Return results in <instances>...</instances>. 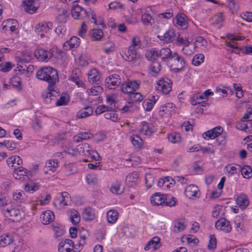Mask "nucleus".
<instances>
[{
	"label": "nucleus",
	"instance_id": "f8f14e48",
	"mask_svg": "<svg viewBox=\"0 0 252 252\" xmlns=\"http://www.w3.org/2000/svg\"><path fill=\"white\" fill-rule=\"evenodd\" d=\"M52 55L51 52L43 49H37L34 51L35 57L40 62H47Z\"/></svg>",
	"mask_w": 252,
	"mask_h": 252
},
{
	"label": "nucleus",
	"instance_id": "f03ea898",
	"mask_svg": "<svg viewBox=\"0 0 252 252\" xmlns=\"http://www.w3.org/2000/svg\"><path fill=\"white\" fill-rule=\"evenodd\" d=\"M37 78L48 82L49 84H56L59 78L57 71L51 67H45L40 69L36 73Z\"/></svg>",
	"mask_w": 252,
	"mask_h": 252
},
{
	"label": "nucleus",
	"instance_id": "c03bdc74",
	"mask_svg": "<svg viewBox=\"0 0 252 252\" xmlns=\"http://www.w3.org/2000/svg\"><path fill=\"white\" fill-rule=\"evenodd\" d=\"M175 105L171 102L166 103L164 106H161L160 108V111H162L165 114H170L174 112L175 109Z\"/></svg>",
	"mask_w": 252,
	"mask_h": 252
},
{
	"label": "nucleus",
	"instance_id": "39448f33",
	"mask_svg": "<svg viewBox=\"0 0 252 252\" xmlns=\"http://www.w3.org/2000/svg\"><path fill=\"white\" fill-rule=\"evenodd\" d=\"M121 55L124 60L129 62H136L140 58V55L137 51L129 47L122 49Z\"/></svg>",
	"mask_w": 252,
	"mask_h": 252
},
{
	"label": "nucleus",
	"instance_id": "7c9ffc66",
	"mask_svg": "<svg viewBox=\"0 0 252 252\" xmlns=\"http://www.w3.org/2000/svg\"><path fill=\"white\" fill-rule=\"evenodd\" d=\"M119 213L114 209H111L107 212V220L108 223L113 224L116 222Z\"/></svg>",
	"mask_w": 252,
	"mask_h": 252
},
{
	"label": "nucleus",
	"instance_id": "4be33fe9",
	"mask_svg": "<svg viewBox=\"0 0 252 252\" xmlns=\"http://www.w3.org/2000/svg\"><path fill=\"white\" fill-rule=\"evenodd\" d=\"M159 241L160 239L158 237H154L148 242V244L144 247V249L146 251L151 250L152 251L157 250L160 246Z\"/></svg>",
	"mask_w": 252,
	"mask_h": 252
},
{
	"label": "nucleus",
	"instance_id": "680f3d73",
	"mask_svg": "<svg viewBox=\"0 0 252 252\" xmlns=\"http://www.w3.org/2000/svg\"><path fill=\"white\" fill-rule=\"evenodd\" d=\"M130 100L134 102H140L143 99L142 94L139 93L133 92L129 94Z\"/></svg>",
	"mask_w": 252,
	"mask_h": 252
},
{
	"label": "nucleus",
	"instance_id": "c85d7f7f",
	"mask_svg": "<svg viewBox=\"0 0 252 252\" xmlns=\"http://www.w3.org/2000/svg\"><path fill=\"white\" fill-rule=\"evenodd\" d=\"M41 218L43 224H49L54 220V214L50 210L46 211L42 213Z\"/></svg>",
	"mask_w": 252,
	"mask_h": 252
},
{
	"label": "nucleus",
	"instance_id": "4c0bfd02",
	"mask_svg": "<svg viewBox=\"0 0 252 252\" xmlns=\"http://www.w3.org/2000/svg\"><path fill=\"white\" fill-rule=\"evenodd\" d=\"M236 203L242 209H245L249 204L248 197L245 195H241L236 199Z\"/></svg>",
	"mask_w": 252,
	"mask_h": 252
},
{
	"label": "nucleus",
	"instance_id": "4d7b16f0",
	"mask_svg": "<svg viewBox=\"0 0 252 252\" xmlns=\"http://www.w3.org/2000/svg\"><path fill=\"white\" fill-rule=\"evenodd\" d=\"M141 47V42L138 36H134L132 39L131 45L128 47L137 51Z\"/></svg>",
	"mask_w": 252,
	"mask_h": 252
},
{
	"label": "nucleus",
	"instance_id": "1a4fd4ad",
	"mask_svg": "<svg viewBox=\"0 0 252 252\" xmlns=\"http://www.w3.org/2000/svg\"><path fill=\"white\" fill-rule=\"evenodd\" d=\"M174 25L178 29L185 30L188 27V17L184 13H179L173 19Z\"/></svg>",
	"mask_w": 252,
	"mask_h": 252
},
{
	"label": "nucleus",
	"instance_id": "2eb2a0df",
	"mask_svg": "<svg viewBox=\"0 0 252 252\" xmlns=\"http://www.w3.org/2000/svg\"><path fill=\"white\" fill-rule=\"evenodd\" d=\"M215 227L217 229L223 231L226 233L229 232L231 230L229 222L223 218L220 219L216 222Z\"/></svg>",
	"mask_w": 252,
	"mask_h": 252
},
{
	"label": "nucleus",
	"instance_id": "c9c22d12",
	"mask_svg": "<svg viewBox=\"0 0 252 252\" xmlns=\"http://www.w3.org/2000/svg\"><path fill=\"white\" fill-rule=\"evenodd\" d=\"M145 58L149 61L155 62L157 58H158V49L156 48L148 50L145 54Z\"/></svg>",
	"mask_w": 252,
	"mask_h": 252
},
{
	"label": "nucleus",
	"instance_id": "5fc2aeb1",
	"mask_svg": "<svg viewBox=\"0 0 252 252\" xmlns=\"http://www.w3.org/2000/svg\"><path fill=\"white\" fill-rule=\"evenodd\" d=\"M176 198L171 195L165 194L163 205L167 206H174L176 203Z\"/></svg>",
	"mask_w": 252,
	"mask_h": 252
},
{
	"label": "nucleus",
	"instance_id": "a19ab883",
	"mask_svg": "<svg viewBox=\"0 0 252 252\" xmlns=\"http://www.w3.org/2000/svg\"><path fill=\"white\" fill-rule=\"evenodd\" d=\"M129 139L135 148H139L143 145V140L138 135H132L130 136Z\"/></svg>",
	"mask_w": 252,
	"mask_h": 252
},
{
	"label": "nucleus",
	"instance_id": "bb28decb",
	"mask_svg": "<svg viewBox=\"0 0 252 252\" xmlns=\"http://www.w3.org/2000/svg\"><path fill=\"white\" fill-rule=\"evenodd\" d=\"M165 194H161L159 192L155 193L151 197V202L152 204L158 206L163 205L164 199Z\"/></svg>",
	"mask_w": 252,
	"mask_h": 252
},
{
	"label": "nucleus",
	"instance_id": "9d476101",
	"mask_svg": "<svg viewBox=\"0 0 252 252\" xmlns=\"http://www.w3.org/2000/svg\"><path fill=\"white\" fill-rule=\"evenodd\" d=\"M39 7L38 0H27L23 1V7L27 13L32 14L36 12Z\"/></svg>",
	"mask_w": 252,
	"mask_h": 252
},
{
	"label": "nucleus",
	"instance_id": "5701e85b",
	"mask_svg": "<svg viewBox=\"0 0 252 252\" xmlns=\"http://www.w3.org/2000/svg\"><path fill=\"white\" fill-rule=\"evenodd\" d=\"M6 162L9 167H13L15 169L17 167H20L23 163V160L20 157L14 156L8 158Z\"/></svg>",
	"mask_w": 252,
	"mask_h": 252
},
{
	"label": "nucleus",
	"instance_id": "7ed1b4c3",
	"mask_svg": "<svg viewBox=\"0 0 252 252\" xmlns=\"http://www.w3.org/2000/svg\"><path fill=\"white\" fill-rule=\"evenodd\" d=\"M3 211L4 215L13 221L21 220L24 216V212L18 206L8 205Z\"/></svg>",
	"mask_w": 252,
	"mask_h": 252
},
{
	"label": "nucleus",
	"instance_id": "ddd939ff",
	"mask_svg": "<svg viewBox=\"0 0 252 252\" xmlns=\"http://www.w3.org/2000/svg\"><path fill=\"white\" fill-rule=\"evenodd\" d=\"M222 131V128L221 126H218L203 133L202 136L205 139H213L219 136Z\"/></svg>",
	"mask_w": 252,
	"mask_h": 252
},
{
	"label": "nucleus",
	"instance_id": "2f4dec72",
	"mask_svg": "<svg viewBox=\"0 0 252 252\" xmlns=\"http://www.w3.org/2000/svg\"><path fill=\"white\" fill-rule=\"evenodd\" d=\"M69 219L74 225L78 224L80 220L79 213L75 209H71L68 212Z\"/></svg>",
	"mask_w": 252,
	"mask_h": 252
},
{
	"label": "nucleus",
	"instance_id": "864d4df0",
	"mask_svg": "<svg viewBox=\"0 0 252 252\" xmlns=\"http://www.w3.org/2000/svg\"><path fill=\"white\" fill-rule=\"evenodd\" d=\"M121 183L118 181L114 183L110 188V191L114 194H120L123 192V189L120 188Z\"/></svg>",
	"mask_w": 252,
	"mask_h": 252
},
{
	"label": "nucleus",
	"instance_id": "423d86ee",
	"mask_svg": "<svg viewBox=\"0 0 252 252\" xmlns=\"http://www.w3.org/2000/svg\"><path fill=\"white\" fill-rule=\"evenodd\" d=\"M140 84L139 80L124 82L122 84L121 89L124 94H129L139 89Z\"/></svg>",
	"mask_w": 252,
	"mask_h": 252
},
{
	"label": "nucleus",
	"instance_id": "f257e3e1",
	"mask_svg": "<svg viewBox=\"0 0 252 252\" xmlns=\"http://www.w3.org/2000/svg\"><path fill=\"white\" fill-rule=\"evenodd\" d=\"M71 13L72 17L75 20H82L85 18H89L91 16V19L93 20L92 22L97 25L95 13L91 8L87 10L78 4H75L72 7Z\"/></svg>",
	"mask_w": 252,
	"mask_h": 252
},
{
	"label": "nucleus",
	"instance_id": "f3484780",
	"mask_svg": "<svg viewBox=\"0 0 252 252\" xmlns=\"http://www.w3.org/2000/svg\"><path fill=\"white\" fill-rule=\"evenodd\" d=\"M81 72L79 68H75L72 70L70 80L73 81L78 87L86 88L84 82L80 79Z\"/></svg>",
	"mask_w": 252,
	"mask_h": 252
},
{
	"label": "nucleus",
	"instance_id": "9b49d317",
	"mask_svg": "<svg viewBox=\"0 0 252 252\" xmlns=\"http://www.w3.org/2000/svg\"><path fill=\"white\" fill-rule=\"evenodd\" d=\"M120 84L121 79L117 74L111 75L105 79L106 86L109 89H114Z\"/></svg>",
	"mask_w": 252,
	"mask_h": 252
},
{
	"label": "nucleus",
	"instance_id": "f704fd0d",
	"mask_svg": "<svg viewBox=\"0 0 252 252\" xmlns=\"http://www.w3.org/2000/svg\"><path fill=\"white\" fill-rule=\"evenodd\" d=\"M116 107L114 104L113 106H112V109L111 110H108L106 112V113L104 115V117L108 120H111L112 121L116 122L118 121V114L116 113Z\"/></svg>",
	"mask_w": 252,
	"mask_h": 252
},
{
	"label": "nucleus",
	"instance_id": "b1692460",
	"mask_svg": "<svg viewBox=\"0 0 252 252\" xmlns=\"http://www.w3.org/2000/svg\"><path fill=\"white\" fill-rule=\"evenodd\" d=\"M29 173L30 171L29 170L20 166L15 169L13 175L16 179L21 180L22 178L24 179V177H28Z\"/></svg>",
	"mask_w": 252,
	"mask_h": 252
},
{
	"label": "nucleus",
	"instance_id": "6ab92c4d",
	"mask_svg": "<svg viewBox=\"0 0 252 252\" xmlns=\"http://www.w3.org/2000/svg\"><path fill=\"white\" fill-rule=\"evenodd\" d=\"M140 132L146 136H151L155 131V128L152 123L143 122L141 123Z\"/></svg>",
	"mask_w": 252,
	"mask_h": 252
},
{
	"label": "nucleus",
	"instance_id": "774afa93",
	"mask_svg": "<svg viewBox=\"0 0 252 252\" xmlns=\"http://www.w3.org/2000/svg\"><path fill=\"white\" fill-rule=\"evenodd\" d=\"M11 85L17 88L18 90L21 89V78L18 76H14L10 79Z\"/></svg>",
	"mask_w": 252,
	"mask_h": 252
},
{
	"label": "nucleus",
	"instance_id": "473e14b6",
	"mask_svg": "<svg viewBox=\"0 0 252 252\" xmlns=\"http://www.w3.org/2000/svg\"><path fill=\"white\" fill-rule=\"evenodd\" d=\"M93 137V134L89 132H80L74 136V141L79 142L83 140H88Z\"/></svg>",
	"mask_w": 252,
	"mask_h": 252
},
{
	"label": "nucleus",
	"instance_id": "e433bc0d",
	"mask_svg": "<svg viewBox=\"0 0 252 252\" xmlns=\"http://www.w3.org/2000/svg\"><path fill=\"white\" fill-rule=\"evenodd\" d=\"M59 167V163L57 159H49L45 163V168L52 172H55Z\"/></svg>",
	"mask_w": 252,
	"mask_h": 252
},
{
	"label": "nucleus",
	"instance_id": "a18cd8bd",
	"mask_svg": "<svg viewBox=\"0 0 252 252\" xmlns=\"http://www.w3.org/2000/svg\"><path fill=\"white\" fill-rule=\"evenodd\" d=\"M170 180H173L172 179L169 177H165L160 179L158 182V186L163 189L169 188L171 183L170 182Z\"/></svg>",
	"mask_w": 252,
	"mask_h": 252
},
{
	"label": "nucleus",
	"instance_id": "3c124183",
	"mask_svg": "<svg viewBox=\"0 0 252 252\" xmlns=\"http://www.w3.org/2000/svg\"><path fill=\"white\" fill-rule=\"evenodd\" d=\"M204 61V55L202 54L195 55L192 60V64L195 66H199Z\"/></svg>",
	"mask_w": 252,
	"mask_h": 252
},
{
	"label": "nucleus",
	"instance_id": "37998d69",
	"mask_svg": "<svg viewBox=\"0 0 252 252\" xmlns=\"http://www.w3.org/2000/svg\"><path fill=\"white\" fill-rule=\"evenodd\" d=\"M83 216L86 220H92L95 218L94 213L91 208H87L84 210Z\"/></svg>",
	"mask_w": 252,
	"mask_h": 252
},
{
	"label": "nucleus",
	"instance_id": "79ce46f5",
	"mask_svg": "<svg viewBox=\"0 0 252 252\" xmlns=\"http://www.w3.org/2000/svg\"><path fill=\"white\" fill-rule=\"evenodd\" d=\"M80 43V39L78 37L76 36H73L70 39V40L67 41L64 43V46H66L67 45H69L70 48H76L79 45Z\"/></svg>",
	"mask_w": 252,
	"mask_h": 252
},
{
	"label": "nucleus",
	"instance_id": "cd10ccee",
	"mask_svg": "<svg viewBox=\"0 0 252 252\" xmlns=\"http://www.w3.org/2000/svg\"><path fill=\"white\" fill-rule=\"evenodd\" d=\"M94 112L92 107L87 106L79 110L76 114L77 118L82 119L91 116Z\"/></svg>",
	"mask_w": 252,
	"mask_h": 252
},
{
	"label": "nucleus",
	"instance_id": "0e129e2a",
	"mask_svg": "<svg viewBox=\"0 0 252 252\" xmlns=\"http://www.w3.org/2000/svg\"><path fill=\"white\" fill-rule=\"evenodd\" d=\"M13 24H17V21L14 19H9L2 22V30L8 31L9 28Z\"/></svg>",
	"mask_w": 252,
	"mask_h": 252
},
{
	"label": "nucleus",
	"instance_id": "dca6fc26",
	"mask_svg": "<svg viewBox=\"0 0 252 252\" xmlns=\"http://www.w3.org/2000/svg\"><path fill=\"white\" fill-rule=\"evenodd\" d=\"M158 58H160L162 61L167 63L173 54L170 49L167 47H163L159 50L158 49Z\"/></svg>",
	"mask_w": 252,
	"mask_h": 252
},
{
	"label": "nucleus",
	"instance_id": "052dcab7",
	"mask_svg": "<svg viewBox=\"0 0 252 252\" xmlns=\"http://www.w3.org/2000/svg\"><path fill=\"white\" fill-rule=\"evenodd\" d=\"M151 71L155 74H158L161 70V65L158 62H153L150 65Z\"/></svg>",
	"mask_w": 252,
	"mask_h": 252
},
{
	"label": "nucleus",
	"instance_id": "bf43d9fd",
	"mask_svg": "<svg viewBox=\"0 0 252 252\" xmlns=\"http://www.w3.org/2000/svg\"><path fill=\"white\" fill-rule=\"evenodd\" d=\"M176 43L178 46L183 45L185 46L189 45L190 42L186 37H184L179 34L177 38Z\"/></svg>",
	"mask_w": 252,
	"mask_h": 252
},
{
	"label": "nucleus",
	"instance_id": "412c9836",
	"mask_svg": "<svg viewBox=\"0 0 252 252\" xmlns=\"http://www.w3.org/2000/svg\"><path fill=\"white\" fill-rule=\"evenodd\" d=\"M158 99V96L157 95H150L148 98L145 99L143 102L144 108L146 111H150Z\"/></svg>",
	"mask_w": 252,
	"mask_h": 252
},
{
	"label": "nucleus",
	"instance_id": "72a5a7b5",
	"mask_svg": "<svg viewBox=\"0 0 252 252\" xmlns=\"http://www.w3.org/2000/svg\"><path fill=\"white\" fill-rule=\"evenodd\" d=\"M52 23H41L37 24L35 27V31L36 33H40L41 32H47L49 29L51 28Z\"/></svg>",
	"mask_w": 252,
	"mask_h": 252
},
{
	"label": "nucleus",
	"instance_id": "20e7f679",
	"mask_svg": "<svg viewBox=\"0 0 252 252\" xmlns=\"http://www.w3.org/2000/svg\"><path fill=\"white\" fill-rule=\"evenodd\" d=\"M167 64L173 70L180 71L185 66V61L183 57L174 52Z\"/></svg>",
	"mask_w": 252,
	"mask_h": 252
},
{
	"label": "nucleus",
	"instance_id": "6e6d98bb",
	"mask_svg": "<svg viewBox=\"0 0 252 252\" xmlns=\"http://www.w3.org/2000/svg\"><path fill=\"white\" fill-rule=\"evenodd\" d=\"M25 189L26 191L33 193L39 189V185L34 183H31L25 185Z\"/></svg>",
	"mask_w": 252,
	"mask_h": 252
},
{
	"label": "nucleus",
	"instance_id": "49530a36",
	"mask_svg": "<svg viewBox=\"0 0 252 252\" xmlns=\"http://www.w3.org/2000/svg\"><path fill=\"white\" fill-rule=\"evenodd\" d=\"M223 20V14L222 13H219L211 18L210 22L214 25H221Z\"/></svg>",
	"mask_w": 252,
	"mask_h": 252
},
{
	"label": "nucleus",
	"instance_id": "13d9d810",
	"mask_svg": "<svg viewBox=\"0 0 252 252\" xmlns=\"http://www.w3.org/2000/svg\"><path fill=\"white\" fill-rule=\"evenodd\" d=\"M31 60V55L27 53H24L21 56L16 57V61L18 63H28Z\"/></svg>",
	"mask_w": 252,
	"mask_h": 252
},
{
	"label": "nucleus",
	"instance_id": "6e6552de",
	"mask_svg": "<svg viewBox=\"0 0 252 252\" xmlns=\"http://www.w3.org/2000/svg\"><path fill=\"white\" fill-rule=\"evenodd\" d=\"M172 85L170 79L167 78L161 79L158 82L157 89L164 94H168L171 91Z\"/></svg>",
	"mask_w": 252,
	"mask_h": 252
},
{
	"label": "nucleus",
	"instance_id": "4468645a",
	"mask_svg": "<svg viewBox=\"0 0 252 252\" xmlns=\"http://www.w3.org/2000/svg\"><path fill=\"white\" fill-rule=\"evenodd\" d=\"M74 242L70 239H66L59 244L58 250L60 252H70L74 246Z\"/></svg>",
	"mask_w": 252,
	"mask_h": 252
},
{
	"label": "nucleus",
	"instance_id": "a878e982",
	"mask_svg": "<svg viewBox=\"0 0 252 252\" xmlns=\"http://www.w3.org/2000/svg\"><path fill=\"white\" fill-rule=\"evenodd\" d=\"M55 84H49L47 92L43 94V96L46 99L49 98L51 100L53 99L52 97L59 95V92L58 91L57 89H56Z\"/></svg>",
	"mask_w": 252,
	"mask_h": 252
},
{
	"label": "nucleus",
	"instance_id": "aec40b11",
	"mask_svg": "<svg viewBox=\"0 0 252 252\" xmlns=\"http://www.w3.org/2000/svg\"><path fill=\"white\" fill-rule=\"evenodd\" d=\"M89 81L95 85H99L100 83V75L98 71L95 68L89 71L88 74Z\"/></svg>",
	"mask_w": 252,
	"mask_h": 252
},
{
	"label": "nucleus",
	"instance_id": "e2e57ef3",
	"mask_svg": "<svg viewBox=\"0 0 252 252\" xmlns=\"http://www.w3.org/2000/svg\"><path fill=\"white\" fill-rule=\"evenodd\" d=\"M112 109V106H108L105 105H101L96 108L95 113L96 115H99L103 113H104L105 114L106 111L108 110H111Z\"/></svg>",
	"mask_w": 252,
	"mask_h": 252
},
{
	"label": "nucleus",
	"instance_id": "ea45409f",
	"mask_svg": "<svg viewBox=\"0 0 252 252\" xmlns=\"http://www.w3.org/2000/svg\"><path fill=\"white\" fill-rule=\"evenodd\" d=\"M239 167L241 169V174L243 177L246 179H250L252 177V169L249 165H244L242 168L240 165Z\"/></svg>",
	"mask_w": 252,
	"mask_h": 252
},
{
	"label": "nucleus",
	"instance_id": "09e8293b",
	"mask_svg": "<svg viewBox=\"0 0 252 252\" xmlns=\"http://www.w3.org/2000/svg\"><path fill=\"white\" fill-rule=\"evenodd\" d=\"M205 100L204 95L201 94H194L190 100V103L193 105H195L199 104Z\"/></svg>",
	"mask_w": 252,
	"mask_h": 252
},
{
	"label": "nucleus",
	"instance_id": "603ef678",
	"mask_svg": "<svg viewBox=\"0 0 252 252\" xmlns=\"http://www.w3.org/2000/svg\"><path fill=\"white\" fill-rule=\"evenodd\" d=\"M186 226L182 220H178L175 222L173 232L178 233L183 231L185 229Z\"/></svg>",
	"mask_w": 252,
	"mask_h": 252
},
{
	"label": "nucleus",
	"instance_id": "338daca9",
	"mask_svg": "<svg viewBox=\"0 0 252 252\" xmlns=\"http://www.w3.org/2000/svg\"><path fill=\"white\" fill-rule=\"evenodd\" d=\"M225 169L227 173L228 176H231L237 173V169L232 164H228L225 167Z\"/></svg>",
	"mask_w": 252,
	"mask_h": 252
},
{
	"label": "nucleus",
	"instance_id": "0eeeda50",
	"mask_svg": "<svg viewBox=\"0 0 252 252\" xmlns=\"http://www.w3.org/2000/svg\"><path fill=\"white\" fill-rule=\"evenodd\" d=\"M91 148L90 145L87 143H83L81 145H78L75 148V151H77V153L79 155H82L86 156H91L92 158H94L96 160H100V156L96 152L94 153L97 155V157L96 158L94 155H92Z\"/></svg>",
	"mask_w": 252,
	"mask_h": 252
},
{
	"label": "nucleus",
	"instance_id": "a211bd4d",
	"mask_svg": "<svg viewBox=\"0 0 252 252\" xmlns=\"http://www.w3.org/2000/svg\"><path fill=\"white\" fill-rule=\"evenodd\" d=\"M175 36V32L174 30L170 29L164 33H161L158 35V37L164 42L171 43L173 41Z\"/></svg>",
	"mask_w": 252,
	"mask_h": 252
},
{
	"label": "nucleus",
	"instance_id": "de8ad7c7",
	"mask_svg": "<svg viewBox=\"0 0 252 252\" xmlns=\"http://www.w3.org/2000/svg\"><path fill=\"white\" fill-rule=\"evenodd\" d=\"M90 34L93 40H99L103 36V32L100 29H93L90 32Z\"/></svg>",
	"mask_w": 252,
	"mask_h": 252
},
{
	"label": "nucleus",
	"instance_id": "393cba45",
	"mask_svg": "<svg viewBox=\"0 0 252 252\" xmlns=\"http://www.w3.org/2000/svg\"><path fill=\"white\" fill-rule=\"evenodd\" d=\"M199 192L198 187L194 185H189L187 187L185 190L186 196L189 199L193 197H197Z\"/></svg>",
	"mask_w": 252,
	"mask_h": 252
},
{
	"label": "nucleus",
	"instance_id": "8fccbe9b",
	"mask_svg": "<svg viewBox=\"0 0 252 252\" xmlns=\"http://www.w3.org/2000/svg\"><path fill=\"white\" fill-rule=\"evenodd\" d=\"M103 92V88L100 86H96L92 88L91 89L87 90V92L89 95L95 96Z\"/></svg>",
	"mask_w": 252,
	"mask_h": 252
},
{
	"label": "nucleus",
	"instance_id": "c756f323",
	"mask_svg": "<svg viewBox=\"0 0 252 252\" xmlns=\"http://www.w3.org/2000/svg\"><path fill=\"white\" fill-rule=\"evenodd\" d=\"M63 171L65 176H69L77 172L76 166L72 163H67L64 165Z\"/></svg>",
	"mask_w": 252,
	"mask_h": 252
},
{
	"label": "nucleus",
	"instance_id": "58836bf2",
	"mask_svg": "<svg viewBox=\"0 0 252 252\" xmlns=\"http://www.w3.org/2000/svg\"><path fill=\"white\" fill-rule=\"evenodd\" d=\"M69 101V96L66 93H62L57 101L56 102V105L57 106H64L67 104Z\"/></svg>",
	"mask_w": 252,
	"mask_h": 252
},
{
	"label": "nucleus",
	"instance_id": "69168bd1",
	"mask_svg": "<svg viewBox=\"0 0 252 252\" xmlns=\"http://www.w3.org/2000/svg\"><path fill=\"white\" fill-rule=\"evenodd\" d=\"M68 14L67 11L63 10L62 13L59 14L57 17V21L61 23H65L66 22Z\"/></svg>",
	"mask_w": 252,
	"mask_h": 252
}]
</instances>
